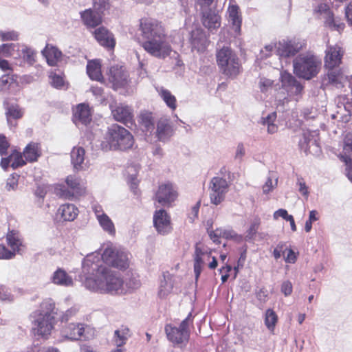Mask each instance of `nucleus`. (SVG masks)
I'll return each mask as SVG.
<instances>
[{"label":"nucleus","mask_w":352,"mask_h":352,"mask_svg":"<svg viewBox=\"0 0 352 352\" xmlns=\"http://www.w3.org/2000/svg\"><path fill=\"white\" fill-rule=\"evenodd\" d=\"M82 267V272L89 275L84 283L88 289L111 294L123 292L122 279L118 273L102 264L98 252L87 255Z\"/></svg>","instance_id":"obj_1"},{"label":"nucleus","mask_w":352,"mask_h":352,"mask_svg":"<svg viewBox=\"0 0 352 352\" xmlns=\"http://www.w3.org/2000/svg\"><path fill=\"white\" fill-rule=\"evenodd\" d=\"M140 29L144 39L142 46L148 54L162 59L170 55L172 47L161 22L153 19H142Z\"/></svg>","instance_id":"obj_2"},{"label":"nucleus","mask_w":352,"mask_h":352,"mask_svg":"<svg viewBox=\"0 0 352 352\" xmlns=\"http://www.w3.org/2000/svg\"><path fill=\"white\" fill-rule=\"evenodd\" d=\"M342 52L340 47L329 46L326 50V56L324 58L325 67L329 69L327 78L324 81L327 80V83L333 85L336 88L344 87L347 82V76H344L337 67L340 64Z\"/></svg>","instance_id":"obj_3"},{"label":"nucleus","mask_w":352,"mask_h":352,"mask_svg":"<svg viewBox=\"0 0 352 352\" xmlns=\"http://www.w3.org/2000/svg\"><path fill=\"white\" fill-rule=\"evenodd\" d=\"M104 139L101 142V148L104 151H125L131 148L134 143L132 134L118 124H113L108 129Z\"/></svg>","instance_id":"obj_4"},{"label":"nucleus","mask_w":352,"mask_h":352,"mask_svg":"<svg viewBox=\"0 0 352 352\" xmlns=\"http://www.w3.org/2000/svg\"><path fill=\"white\" fill-rule=\"evenodd\" d=\"M55 304L52 299L44 300L40 309L33 314L34 330L43 337L50 334L54 324Z\"/></svg>","instance_id":"obj_5"},{"label":"nucleus","mask_w":352,"mask_h":352,"mask_svg":"<svg viewBox=\"0 0 352 352\" xmlns=\"http://www.w3.org/2000/svg\"><path fill=\"white\" fill-rule=\"evenodd\" d=\"M217 62L222 73L235 78L241 72V65L236 53L229 47H223L217 51Z\"/></svg>","instance_id":"obj_6"},{"label":"nucleus","mask_w":352,"mask_h":352,"mask_svg":"<svg viewBox=\"0 0 352 352\" xmlns=\"http://www.w3.org/2000/svg\"><path fill=\"white\" fill-rule=\"evenodd\" d=\"M192 314L188 316L182 321L179 327H173L168 324L165 326L164 331L167 339L173 344L174 346L184 348L189 340L190 330L189 325L192 323Z\"/></svg>","instance_id":"obj_7"},{"label":"nucleus","mask_w":352,"mask_h":352,"mask_svg":"<svg viewBox=\"0 0 352 352\" xmlns=\"http://www.w3.org/2000/svg\"><path fill=\"white\" fill-rule=\"evenodd\" d=\"M320 61L311 54H300L293 61L294 72L296 76L309 80L319 71Z\"/></svg>","instance_id":"obj_8"},{"label":"nucleus","mask_w":352,"mask_h":352,"mask_svg":"<svg viewBox=\"0 0 352 352\" xmlns=\"http://www.w3.org/2000/svg\"><path fill=\"white\" fill-rule=\"evenodd\" d=\"M8 246L0 244V259L11 260L16 255H23L25 251V245L19 232L14 230H9L6 235Z\"/></svg>","instance_id":"obj_9"},{"label":"nucleus","mask_w":352,"mask_h":352,"mask_svg":"<svg viewBox=\"0 0 352 352\" xmlns=\"http://www.w3.org/2000/svg\"><path fill=\"white\" fill-rule=\"evenodd\" d=\"M98 254L100 259L109 265L120 269H126L129 266L127 253L112 243L105 244L102 254Z\"/></svg>","instance_id":"obj_10"},{"label":"nucleus","mask_w":352,"mask_h":352,"mask_svg":"<svg viewBox=\"0 0 352 352\" xmlns=\"http://www.w3.org/2000/svg\"><path fill=\"white\" fill-rule=\"evenodd\" d=\"M228 188L229 185L226 179L220 177H213L210 180L208 188L211 204L216 206L220 204L225 199Z\"/></svg>","instance_id":"obj_11"},{"label":"nucleus","mask_w":352,"mask_h":352,"mask_svg":"<svg viewBox=\"0 0 352 352\" xmlns=\"http://www.w3.org/2000/svg\"><path fill=\"white\" fill-rule=\"evenodd\" d=\"M316 11L324 19L326 27L338 32H341L344 30V23L341 22L340 19L334 17L333 12L326 3L319 4Z\"/></svg>","instance_id":"obj_12"},{"label":"nucleus","mask_w":352,"mask_h":352,"mask_svg":"<svg viewBox=\"0 0 352 352\" xmlns=\"http://www.w3.org/2000/svg\"><path fill=\"white\" fill-rule=\"evenodd\" d=\"M113 118L118 122L128 126L133 122V109L131 106L125 104H119L115 107L111 106Z\"/></svg>","instance_id":"obj_13"},{"label":"nucleus","mask_w":352,"mask_h":352,"mask_svg":"<svg viewBox=\"0 0 352 352\" xmlns=\"http://www.w3.org/2000/svg\"><path fill=\"white\" fill-rule=\"evenodd\" d=\"M128 78L127 72L122 67L113 66L110 68L109 80L113 89L117 90L126 86L129 82Z\"/></svg>","instance_id":"obj_14"},{"label":"nucleus","mask_w":352,"mask_h":352,"mask_svg":"<svg viewBox=\"0 0 352 352\" xmlns=\"http://www.w3.org/2000/svg\"><path fill=\"white\" fill-rule=\"evenodd\" d=\"M177 196L172 184L166 183L159 186L155 193V199L162 206H166L174 201Z\"/></svg>","instance_id":"obj_15"},{"label":"nucleus","mask_w":352,"mask_h":352,"mask_svg":"<svg viewBox=\"0 0 352 352\" xmlns=\"http://www.w3.org/2000/svg\"><path fill=\"white\" fill-rule=\"evenodd\" d=\"M153 224L157 232L162 235L168 234L172 230L170 217L163 209L155 211L153 215Z\"/></svg>","instance_id":"obj_16"},{"label":"nucleus","mask_w":352,"mask_h":352,"mask_svg":"<svg viewBox=\"0 0 352 352\" xmlns=\"http://www.w3.org/2000/svg\"><path fill=\"white\" fill-rule=\"evenodd\" d=\"M174 133L171 121L166 117L160 118L157 122L156 137L159 141L166 142Z\"/></svg>","instance_id":"obj_17"},{"label":"nucleus","mask_w":352,"mask_h":352,"mask_svg":"<svg viewBox=\"0 0 352 352\" xmlns=\"http://www.w3.org/2000/svg\"><path fill=\"white\" fill-rule=\"evenodd\" d=\"M318 140V133L317 131H307L303 133L302 138L299 142V145L301 149L305 152L318 153L319 151Z\"/></svg>","instance_id":"obj_18"},{"label":"nucleus","mask_w":352,"mask_h":352,"mask_svg":"<svg viewBox=\"0 0 352 352\" xmlns=\"http://www.w3.org/2000/svg\"><path fill=\"white\" fill-rule=\"evenodd\" d=\"M91 120V114L88 105L78 104L74 111L73 121L78 126H87Z\"/></svg>","instance_id":"obj_19"},{"label":"nucleus","mask_w":352,"mask_h":352,"mask_svg":"<svg viewBox=\"0 0 352 352\" xmlns=\"http://www.w3.org/2000/svg\"><path fill=\"white\" fill-rule=\"evenodd\" d=\"M102 12L94 9H87L80 12L83 24L87 28H95L102 22Z\"/></svg>","instance_id":"obj_20"},{"label":"nucleus","mask_w":352,"mask_h":352,"mask_svg":"<svg viewBox=\"0 0 352 352\" xmlns=\"http://www.w3.org/2000/svg\"><path fill=\"white\" fill-rule=\"evenodd\" d=\"M87 325L81 323H71L65 327L62 331L63 336L71 340H79L82 337L85 338V328Z\"/></svg>","instance_id":"obj_21"},{"label":"nucleus","mask_w":352,"mask_h":352,"mask_svg":"<svg viewBox=\"0 0 352 352\" xmlns=\"http://www.w3.org/2000/svg\"><path fill=\"white\" fill-rule=\"evenodd\" d=\"M66 184L70 188L72 192L63 193V196L65 198L70 199L71 197L80 196L85 192V188L78 178L73 175H69L66 178Z\"/></svg>","instance_id":"obj_22"},{"label":"nucleus","mask_w":352,"mask_h":352,"mask_svg":"<svg viewBox=\"0 0 352 352\" xmlns=\"http://www.w3.org/2000/svg\"><path fill=\"white\" fill-rule=\"evenodd\" d=\"M190 42L192 48L200 52L206 48L209 41L203 30L197 28L191 32Z\"/></svg>","instance_id":"obj_23"},{"label":"nucleus","mask_w":352,"mask_h":352,"mask_svg":"<svg viewBox=\"0 0 352 352\" xmlns=\"http://www.w3.org/2000/svg\"><path fill=\"white\" fill-rule=\"evenodd\" d=\"M71 162L76 170H83L87 167V162H85V151L82 147H74L71 152Z\"/></svg>","instance_id":"obj_24"},{"label":"nucleus","mask_w":352,"mask_h":352,"mask_svg":"<svg viewBox=\"0 0 352 352\" xmlns=\"http://www.w3.org/2000/svg\"><path fill=\"white\" fill-rule=\"evenodd\" d=\"M202 23L206 28L212 32L220 27V16L214 11L209 9L203 12Z\"/></svg>","instance_id":"obj_25"},{"label":"nucleus","mask_w":352,"mask_h":352,"mask_svg":"<svg viewBox=\"0 0 352 352\" xmlns=\"http://www.w3.org/2000/svg\"><path fill=\"white\" fill-rule=\"evenodd\" d=\"M239 10L236 5H230L228 9V21L236 36L240 34L242 21Z\"/></svg>","instance_id":"obj_26"},{"label":"nucleus","mask_w":352,"mask_h":352,"mask_svg":"<svg viewBox=\"0 0 352 352\" xmlns=\"http://www.w3.org/2000/svg\"><path fill=\"white\" fill-rule=\"evenodd\" d=\"M138 122L142 131L146 133L150 134L155 128L154 118L151 112L148 111H142L138 116Z\"/></svg>","instance_id":"obj_27"},{"label":"nucleus","mask_w":352,"mask_h":352,"mask_svg":"<svg viewBox=\"0 0 352 352\" xmlns=\"http://www.w3.org/2000/svg\"><path fill=\"white\" fill-rule=\"evenodd\" d=\"M94 36L98 42L102 46L113 48L115 41L112 34L104 28L100 27L94 32Z\"/></svg>","instance_id":"obj_28"},{"label":"nucleus","mask_w":352,"mask_h":352,"mask_svg":"<svg viewBox=\"0 0 352 352\" xmlns=\"http://www.w3.org/2000/svg\"><path fill=\"white\" fill-rule=\"evenodd\" d=\"M52 281L56 285L63 287H70L74 284V280L72 276L61 268H58L53 273Z\"/></svg>","instance_id":"obj_29"},{"label":"nucleus","mask_w":352,"mask_h":352,"mask_svg":"<svg viewBox=\"0 0 352 352\" xmlns=\"http://www.w3.org/2000/svg\"><path fill=\"white\" fill-rule=\"evenodd\" d=\"M78 214V208L72 204H66L60 206L57 214L60 215L63 221H72Z\"/></svg>","instance_id":"obj_30"},{"label":"nucleus","mask_w":352,"mask_h":352,"mask_svg":"<svg viewBox=\"0 0 352 352\" xmlns=\"http://www.w3.org/2000/svg\"><path fill=\"white\" fill-rule=\"evenodd\" d=\"M42 54L49 65L54 66L60 60L62 52L56 47L47 45L42 51Z\"/></svg>","instance_id":"obj_31"},{"label":"nucleus","mask_w":352,"mask_h":352,"mask_svg":"<svg viewBox=\"0 0 352 352\" xmlns=\"http://www.w3.org/2000/svg\"><path fill=\"white\" fill-rule=\"evenodd\" d=\"M302 91V86L290 74L287 73V98L296 96L294 100H298V96Z\"/></svg>","instance_id":"obj_32"},{"label":"nucleus","mask_w":352,"mask_h":352,"mask_svg":"<svg viewBox=\"0 0 352 352\" xmlns=\"http://www.w3.org/2000/svg\"><path fill=\"white\" fill-rule=\"evenodd\" d=\"M23 154L26 161L30 162L36 161L41 155V150L38 144L35 142H30L25 148Z\"/></svg>","instance_id":"obj_33"},{"label":"nucleus","mask_w":352,"mask_h":352,"mask_svg":"<svg viewBox=\"0 0 352 352\" xmlns=\"http://www.w3.org/2000/svg\"><path fill=\"white\" fill-rule=\"evenodd\" d=\"M306 43L304 39L299 37H294L287 41V57L294 56L299 52L305 46Z\"/></svg>","instance_id":"obj_34"},{"label":"nucleus","mask_w":352,"mask_h":352,"mask_svg":"<svg viewBox=\"0 0 352 352\" xmlns=\"http://www.w3.org/2000/svg\"><path fill=\"white\" fill-rule=\"evenodd\" d=\"M87 73L91 79L100 81L102 77L100 62L96 60L89 61L87 65Z\"/></svg>","instance_id":"obj_35"},{"label":"nucleus","mask_w":352,"mask_h":352,"mask_svg":"<svg viewBox=\"0 0 352 352\" xmlns=\"http://www.w3.org/2000/svg\"><path fill=\"white\" fill-rule=\"evenodd\" d=\"M129 329L127 327H122L117 329L114 332V342L118 347H120L126 344L129 338Z\"/></svg>","instance_id":"obj_36"},{"label":"nucleus","mask_w":352,"mask_h":352,"mask_svg":"<svg viewBox=\"0 0 352 352\" xmlns=\"http://www.w3.org/2000/svg\"><path fill=\"white\" fill-rule=\"evenodd\" d=\"M98 221L102 229L111 235H114L116 229L114 224L107 214L98 215Z\"/></svg>","instance_id":"obj_37"},{"label":"nucleus","mask_w":352,"mask_h":352,"mask_svg":"<svg viewBox=\"0 0 352 352\" xmlns=\"http://www.w3.org/2000/svg\"><path fill=\"white\" fill-rule=\"evenodd\" d=\"M276 118V113L273 112L268 114L265 117H262L259 121V123L262 125L267 126V131L270 133H274L277 130V126L274 124Z\"/></svg>","instance_id":"obj_38"},{"label":"nucleus","mask_w":352,"mask_h":352,"mask_svg":"<svg viewBox=\"0 0 352 352\" xmlns=\"http://www.w3.org/2000/svg\"><path fill=\"white\" fill-rule=\"evenodd\" d=\"M18 43H5L0 45V59L3 57L8 58L14 55L13 52L19 50Z\"/></svg>","instance_id":"obj_39"},{"label":"nucleus","mask_w":352,"mask_h":352,"mask_svg":"<svg viewBox=\"0 0 352 352\" xmlns=\"http://www.w3.org/2000/svg\"><path fill=\"white\" fill-rule=\"evenodd\" d=\"M336 102L343 106L346 116L350 120L352 116V99L350 100L345 96H340L336 98Z\"/></svg>","instance_id":"obj_40"},{"label":"nucleus","mask_w":352,"mask_h":352,"mask_svg":"<svg viewBox=\"0 0 352 352\" xmlns=\"http://www.w3.org/2000/svg\"><path fill=\"white\" fill-rule=\"evenodd\" d=\"M160 95L170 109L172 110L176 109V98L168 90L162 89Z\"/></svg>","instance_id":"obj_41"},{"label":"nucleus","mask_w":352,"mask_h":352,"mask_svg":"<svg viewBox=\"0 0 352 352\" xmlns=\"http://www.w3.org/2000/svg\"><path fill=\"white\" fill-rule=\"evenodd\" d=\"M7 117V121L10 126L12 125V122L10 118L14 119H19L23 116V111L18 106H11L8 108L6 113Z\"/></svg>","instance_id":"obj_42"},{"label":"nucleus","mask_w":352,"mask_h":352,"mask_svg":"<svg viewBox=\"0 0 352 352\" xmlns=\"http://www.w3.org/2000/svg\"><path fill=\"white\" fill-rule=\"evenodd\" d=\"M173 289V283L170 278H165L161 281L158 295L160 298L166 297Z\"/></svg>","instance_id":"obj_43"},{"label":"nucleus","mask_w":352,"mask_h":352,"mask_svg":"<svg viewBox=\"0 0 352 352\" xmlns=\"http://www.w3.org/2000/svg\"><path fill=\"white\" fill-rule=\"evenodd\" d=\"M208 234L211 240L215 243H220L221 237H232L231 233L221 229H216L214 231H208Z\"/></svg>","instance_id":"obj_44"},{"label":"nucleus","mask_w":352,"mask_h":352,"mask_svg":"<svg viewBox=\"0 0 352 352\" xmlns=\"http://www.w3.org/2000/svg\"><path fill=\"white\" fill-rule=\"evenodd\" d=\"M278 179L275 173H270L265 184L263 186V192L264 194L269 193L275 186L277 185Z\"/></svg>","instance_id":"obj_45"},{"label":"nucleus","mask_w":352,"mask_h":352,"mask_svg":"<svg viewBox=\"0 0 352 352\" xmlns=\"http://www.w3.org/2000/svg\"><path fill=\"white\" fill-rule=\"evenodd\" d=\"M21 51L23 60L29 65H32L36 62V52L28 47H24Z\"/></svg>","instance_id":"obj_46"},{"label":"nucleus","mask_w":352,"mask_h":352,"mask_svg":"<svg viewBox=\"0 0 352 352\" xmlns=\"http://www.w3.org/2000/svg\"><path fill=\"white\" fill-rule=\"evenodd\" d=\"M19 175L12 174L6 181V189L7 191L16 190L19 184Z\"/></svg>","instance_id":"obj_47"},{"label":"nucleus","mask_w":352,"mask_h":352,"mask_svg":"<svg viewBox=\"0 0 352 352\" xmlns=\"http://www.w3.org/2000/svg\"><path fill=\"white\" fill-rule=\"evenodd\" d=\"M206 257L194 258V272L195 279L197 280L199 277L202 269L205 265V259Z\"/></svg>","instance_id":"obj_48"},{"label":"nucleus","mask_w":352,"mask_h":352,"mask_svg":"<svg viewBox=\"0 0 352 352\" xmlns=\"http://www.w3.org/2000/svg\"><path fill=\"white\" fill-rule=\"evenodd\" d=\"M277 317L275 313L272 310L268 309L265 314V323L269 329H273Z\"/></svg>","instance_id":"obj_49"},{"label":"nucleus","mask_w":352,"mask_h":352,"mask_svg":"<svg viewBox=\"0 0 352 352\" xmlns=\"http://www.w3.org/2000/svg\"><path fill=\"white\" fill-rule=\"evenodd\" d=\"M19 32L14 30L8 32L0 31V39L2 41H17L19 39Z\"/></svg>","instance_id":"obj_50"},{"label":"nucleus","mask_w":352,"mask_h":352,"mask_svg":"<svg viewBox=\"0 0 352 352\" xmlns=\"http://www.w3.org/2000/svg\"><path fill=\"white\" fill-rule=\"evenodd\" d=\"M50 84L56 89H60L64 85V80L62 76L56 74H51L50 75Z\"/></svg>","instance_id":"obj_51"},{"label":"nucleus","mask_w":352,"mask_h":352,"mask_svg":"<svg viewBox=\"0 0 352 352\" xmlns=\"http://www.w3.org/2000/svg\"><path fill=\"white\" fill-rule=\"evenodd\" d=\"M343 150L345 155L352 156V132L346 135Z\"/></svg>","instance_id":"obj_52"},{"label":"nucleus","mask_w":352,"mask_h":352,"mask_svg":"<svg viewBox=\"0 0 352 352\" xmlns=\"http://www.w3.org/2000/svg\"><path fill=\"white\" fill-rule=\"evenodd\" d=\"M273 81L265 77H261L258 81V87L263 93H266L272 88Z\"/></svg>","instance_id":"obj_53"},{"label":"nucleus","mask_w":352,"mask_h":352,"mask_svg":"<svg viewBox=\"0 0 352 352\" xmlns=\"http://www.w3.org/2000/svg\"><path fill=\"white\" fill-rule=\"evenodd\" d=\"M260 225V221L258 219L255 220L250 226L249 230L247 232V234L245 236V240L246 241H250L252 240L256 233L257 232V230L258 229Z\"/></svg>","instance_id":"obj_54"},{"label":"nucleus","mask_w":352,"mask_h":352,"mask_svg":"<svg viewBox=\"0 0 352 352\" xmlns=\"http://www.w3.org/2000/svg\"><path fill=\"white\" fill-rule=\"evenodd\" d=\"M277 55L280 57V61H285L286 63V43L285 41L283 42H279L275 45Z\"/></svg>","instance_id":"obj_55"},{"label":"nucleus","mask_w":352,"mask_h":352,"mask_svg":"<svg viewBox=\"0 0 352 352\" xmlns=\"http://www.w3.org/2000/svg\"><path fill=\"white\" fill-rule=\"evenodd\" d=\"M23 155L16 154L15 155H12L10 157L11 160V166L13 168H16L18 167L22 166L25 164V161L24 160Z\"/></svg>","instance_id":"obj_56"},{"label":"nucleus","mask_w":352,"mask_h":352,"mask_svg":"<svg viewBox=\"0 0 352 352\" xmlns=\"http://www.w3.org/2000/svg\"><path fill=\"white\" fill-rule=\"evenodd\" d=\"M126 285L129 289H135L140 287L141 282L138 276L132 275L126 279Z\"/></svg>","instance_id":"obj_57"},{"label":"nucleus","mask_w":352,"mask_h":352,"mask_svg":"<svg viewBox=\"0 0 352 352\" xmlns=\"http://www.w3.org/2000/svg\"><path fill=\"white\" fill-rule=\"evenodd\" d=\"M210 256H211L210 252L204 251L201 247V243H196L194 258L207 257L208 258H209Z\"/></svg>","instance_id":"obj_58"},{"label":"nucleus","mask_w":352,"mask_h":352,"mask_svg":"<svg viewBox=\"0 0 352 352\" xmlns=\"http://www.w3.org/2000/svg\"><path fill=\"white\" fill-rule=\"evenodd\" d=\"M109 6V0H93L94 10L99 12H104Z\"/></svg>","instance_id":"obj_59"},{"label":"nucleus","mask_w":352,"mask_h":352,"mask_svg":"<svg viewBox=\"0 0 352 352\" xmlns=\"http://www.w3.org/2000/svg\"><path fill=\"white\" fill-rule=\"evenodd\" d=\"M296 184L299 186L298 191L302 194V195L307 197L309 195V191L303 179L298 178Z\"/></svg>","instance_id":"obj_60"},{"label":"nucleus","mask_w":352,"mask_h":352,"mask_svg":"<svg viewBox=\"0 0 352 352\" xmlns=\"http://www.w3.org/2000/svg\"><path fill=\"white\" fill-rule=\"evenodd\" d=\"M346 164V171L347 177L352 182V160L350 156L343 157Z\"/></svg>","instance_id":"obj_61"},{"label":"nucleus","mask_w":352,"mask_h":352,"mask_svg":"<svg viewBox=\"0 0 352 352\" xmlns=\"http://www.w3.org/2000/svg\"><path fill=\"white\" fill-rule=\"evenodd\" d=\"M8 147L9 143L7 141L6 136L0 134V155H5Z\"/></svg>","instance_id":"obj_62"},{"label":"nucleus","mask_w":352,"mask_h":352,"mask_svg":"<svg viewBox=\"0 0 352 352\" xmlns=\"http://www.w3.org/2000/svg\"><path fill=\"white\" fill-rule=\"evenodd\" d=\"M336 103L337 114L340 115V119L342 122H349V119L347 118V116H346V114L345 113V112L344 111L343 106L338 104L337 102H336Z\"/></svg>","instance_id":"obj_63"},{"label":"nucleus","mask_w":352,"mask_h":352,"mask_svg":"<svg viewBox=\"0 0 352 352\" xmlns=\"http://www.w3.org/2000/svg\"><path fill=\"white\" fill-rule=\"evenodd\" d=\"M245 153L244 146L242 143H239L236 149L234 158L236 160H241Z\"/></svg>","instance_id":"obj_64"}]
</instances>
